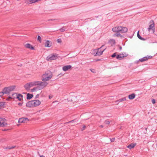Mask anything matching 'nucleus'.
Wrapping results in <instances>:
<instances>
[{"label": "nucleus", "instance_id": "nucleus-1", "mask_svg": "<svg viewBox=\"0 0 157 157\" xmlns=\"http://www.w3.org/2000/svg\"><path fill=\"white\" fill-rule=\"evenodd\" d=\"M52 77V74L50 71H48L43 74L41 76V80L48 82L49 81Z\"/></svg>", "mask_w": 157, "mask_h": 157}, {"label": "nucleus", "instance_id": "nucleus-2", "mask_svg": "<svg viewBox=\"0 0 157 157\" xmlns=\"http://www.w3.org/2000/svg\"><path fill=\"white\" fill-rule=\"evenodd\" d=\"M41 103L39 100H33L27 102L26 104V106L28 107H33L39 106Z\"/></svg>", "mask_w": 157, "mask_h": 157}, {"label": "nucleus", "instance_id": "nucleus-3", "mask_svg": "<svg viewBox=\"0 0 157 157\" xmlns=\"http://www.w3.org/2000/svg\"><path fill=\"white\" fill-rule=\"evenodd\" d=\"M36 86H38L40 89L46 87L48 84V82L45 81H36Z\"/></svg>", "mask_w": 157, "mask_h": 157}, {"label": "nucleus", "instance_id": "nucleus-4", "mask_svg": "<svg viewBox=\"0 0 157 157\" xmlns=\"http://www.w3.org/2000/svg\"><path fill=\"white\" fill-rule=\"evenodd\" d=\"M148 29L150 34L153 33L155 32V24L153 21L152 20L149 22Z\"/></svg>", "mask_w": 157, "mask_h": 157}, {"label": "nucleus", "instance_id": "nucleus-5", "mask_svg": "<svg viewBox=\"0 0 157 157\" xmlns=\"http://www.w3.org/2000/svg\"><path fill=\"white\" fill-rule=\"evenodd\" d=\"M36 86V81L31 82L25 84L24 86L25 89L28 91L30 90V88Z\"/></svg>", "mask_w": 157, "mask_h": 157}, {"label": "nucleus", "instance_id": "nucleus-6", "mask_svg": "<svg viewBox=\"0 0 157 157\" xmlns=\"http://www.w3.org/2000/svg\"><path fill=\"white\" fill-rule=\"evenodd\" d=\"M57 58L58 54L56 53H54L48 56L46 58V59L48 61H51L56 60Z\"/></svg>", "mask_w": 157, "mask_h": 157}, {"label": "nucleus", "instance_id": "nucleus-7", "mask_svg": "<svg viewBox=\"0 0 157 157\" xmlns=\"http://www.w3.org/2000/svg\"><path fill=\"white\" fill-rule=\"evenodd\" d=\"M104 46V45H102L100 48H98V49L97 50H94L95 52H96L97 51L96 54H95V56H100L102 54L103 52L106 49V48H105L104 49H103L102 50L101 49V48Z\"/></svg>", "mask_w": 157, "mask_h": 157}, {"label": "nucleus", "instance_id": "nucleus-8", "mask_svg": "<svg viewBox=\"0 0 157 157\" xmlns=\"http://www.w3.org/2000/svg\"><path fill=\"white\" fill-rule=\"evenodd\" d=\"M128 54L126 52H124L120 54L119 55H117L116 56V58L117 59L121 60L124 58L128 56Z\"/></svg>", "mask_w": 157, "mask_h": 157}, {"label": "nucleus", "instance_id": "nucleus-9", "mask_svg": "<svg viewBox=\"0 0 157 157\" xmlns=\"http://www.w3.org/2000/svg\"><path fill=\"white\" fill-rule=\"evenodd\" d=\"M7 124L5 119L0 117V126L3 127L6 126Z\"/></svg>", "mask_w": 157, "mask_h": 157}, {"label": "nucleus", "instance_id": "nucleus-10", "mask_svg": "<svg viewBox=\"0 0 157 157\" xmlns=\"http://www.w3.org/2000/svg\"><path fill=\"white\" fill-rule=\"evenodd\" d=\"M29 121V119L26 118L22 117L19 119L18 122L19 123H26Z\"/></svg>", "mask_w": 157, "mask_h": 157}, {"label": "nucleus", "instance_id": "nucleus-11", "mask_svg": "<svg viewBox=\"0 0 157 157\" xmlns=\"http://www.w3.org/2000/svg\"><path fill=\"white\" fill-rule=\"evenodd\" d=\"M72 66L71 65H68L63 66L62 68L63 71H66L71 68Z\"/></svg>", "mask_w": 157, "mask_h": 157}, {"label": "nucleus", "instance_id": "nucleus-12", "mask_svg": "<svg viewBox=\"0 0 157 157\" xmlns=\"http://www.w3.org/2000/svg\"><path fill=\"white\" fill-rule=\"evenodd\" d=\"M52 45V43L50 41L47 40L45 43V47H50Z\"/></svg>", "mask_w": 157, "mask_h": 157}, {"label": "nucleus", "instance_id": "nucleus-13", "mask_svg": "<svg viewBox=\"0 0 157 157\" xmlns=\"http://www.w3.org/2000/svg\"><path fill=\"white\" fill-rule=\"evenodd\" d=\"M121 26H119L113 28L112 29V30L115 32H119L120 30H121Z\"/></svg>", "mask_w": 157, "mask_h": 157}, {"label": "nucleus", "instance_id": "nucleus-14", "mask_svg": "<svg viewBox=\"0 0 157 157\" xmlns=\"http://www.w3.org/2000/svg\"><path fill=\"white\" fill-rule=\"evenodd\" d=\"M24 46L25 48L29 49L31 50H34V48L32 46V45L31 44L27 43L26 44H25L24 45Z\"/></svg>", "mask_w": 157, "mask_h": 157}, {"label": "nucleus", "instance_id": "nucleus-15", "mask_svg": "<svg viewBox=\"0 0 157 157\" xmlns=\"http://www.w3.org/2000/svg\"><path fill=\"white\" fill-rule=\"evenodd\" d=\"M17 93H13L9 97L7 98L8 100H9L10 98L12 99L13 100H15L16 99V97H17Z\"/></svg>", "mask_w": 157, "mask_h": 157}, {"label": "nucleus", "instance_id": "nucleus-16", "mask_svg": "<svg viewBox=\"0 0 157 157\" xmlns=\"http://www.w3.org/2000/svg\"><path fill=\"white\" fill-rule=\"evenodd\" d=\"M136 145V143H132L128 145L127 147L130 149L133 148Z\"/></svg>", "mask_w": 157, "mask_h": 157}, {"label": "nucleus", "instance_id": "nucleus-17", "mask_svg": "<svg viewBox=\"0 0 157 157\" xmlns=\"http://www.w3.org/2000/svg\"><path fill=\"white\" fill-rule=\"evenodd\" d=\"M121 30H120V32H121L122 33H125L127 32L128 31V29L126 27H123L121 26Z\"/></svg>", "mask_w": 157, "mask_h": 157}, {"label": "nucleus", "instance_id": "nucleus-18", "mask_svg": "<svg viewBox=\"0 0 157 157\" xmlns=\"http://www.w3.org/2000/svg\"><path fill=\"white\" fill-rule=\"evenodd\" d=\"M2 92L4 94H8L10 92L8 87L5 88L2 90Z\"/></svg>", "mask_w": 157, "mask_h": 157}, {"label": "nucleus", "instance_id": "nucleus-19", "mask_svg": "<svg viewBox=\"0 0 157 157\" xmlns=\"http://www.w3.org/2000/svg\"><path fill=\"white\" fill-rule=\"evenodd\" d=\"M39 90H40V89L39 88L38 86H37L34 87L33 88L31 89V92H33L37 91Z\"/></svg>", "mask_w": 157, "mask_h": 157}, {"label": "nucleus", "instance_id": "nucleus-20", "mask_svg": "<svg viewBox=\"0 0 157 157\" xmlns=\"http://www.w3.org/2000/svg\"><path fill=\"white\" fill-rule=\"evenodd\" d=\"M16 99H17L19 101H21L23 99V96L21 94H17Z\"/></svg>", "mask_w": 157, "mask_h": 157}, {"label": "nucleus", "instance_id": "nucleus-21", "mask_svg": "<svg viewBox=\"0 0 157 157\" xmlns=\"http://www.w3.org/2000/svg\"><path fill=\"white\" fill-rule=\"evenodd\" d=\"M135 97V94H132L128 95V98L129 99H133Z\"/></svg>", "mask_w": 157, "mask_h": 157}, {"label": "nucleus", "instance_id": "nucleus-22", "mask_svg": "<svg viewBox=\"0 0 157 157\" xmlns=\"http://www.w3.org/2000/svg\"><path fill=\"white\" fill-rule=\"evenodd\" d=\"M109 42L112 46L115 44V41L113 39H110L109 40Z\"/></svg>", "mask_w": 157, "mask_h": 157}, {"label": "nucleus", "instance_id": "nucleus-23", "mask_svg": "<svg viewBox=\"0 0 157 157\" xmlns=\"http://www.w3.org/2000/svg\"><path fill=\"white\" fill-rule=\"evenodd\" d=\"M147 60V57H145L139 59V61L141 62H143Z\"/></svg>", "mask_w": 157, "mask_h": 157}, {"label": "nucleus", "instance_id": "nucleus-24", "mask_svg": "<svg viewBox=\"0 0 157 157\" xmlns=\"http://www.w3.org/2000/svg\"><path fill=\"white\" fill-rule=\"evenodd\" d=\"M8 87L9 90V91L10 92V91L13 90L15 89V86H11L9 87Z\"/></svg>", "mask_w": 157, "mask_h": 157}, {"label": "nucleus", "instance_id": "nucleus-25", "mask_svg": "<svg viewBox=\"0 0 157 157\" xmlns=\"http://www.w3.org/2000/svg\"><path fill=\"white\" fill-rule=\"evenodd\" d=\"M33 97V95L32 94H30L29 93L27 94V98L28 99H31Z\"/></svg>", "mask_w": 157, "mask_h": 157}, {"label": "nucleus", "instance_id": "nucleus-26", "mask_svg": "<svg viewBox=\"0 0 157 157\" xmlns=\"http://www.w3.org/2000/svg\"><path fill=\"white\" fill-rule=\"evenodd\" d=\"M126 100V98L125 97L122 98L121 99H120L118 101L119 102H121L122 101H124Z\"/></svg>", "mask_w": 157, "mask_h": 157}, {"label": "nucleus", "instance_id": "nucleus-27", "mask_svg": "<svg viewBox=\"0 0 157 157\" xmlns=\"http://www.w3.org/2000/svg\"><path fill=\"white\" fill-rule=\"evenodd\" d=\"M137 36L138 37V38L140 39L141 40H144V39L142 38L140 36V35L139 34V31L137 33Z\"/></svg>", "mask_w": 157, "mask_h": 157}, {"label": "nucleus", "instance_id": "nucleus-28", "mask_svg": "<svg viewBox=\"0 0 157 157\" xmlns=\"http://www.w3.org/2000/svg\"><path fill=\"white\" fill-rule=\"evenodd\" d=\"M37 40L39 41L40 43L41 42V37L40 36H38L37 37Z\"/></svg>", "mask_w": 157, "mask_h": 157}, {"label": "nucleus", "instance_id": "nucleus-29", "mask_svg": "<svg viewBox=\"0 0 157 157\" xmlns=\"http://www.w3.org/2000/svg\"><path fill=\"white\" fill-rule=\"evenodd\" d=\"M114 36H116L117 37H121V34L120 33H117L114 34Z\"/></svg>", "mask_w": 157, "mask_h": 157}, {"label": "nucleus", "instance_id": "nucleus-30", "mask_svg": "<svg viewBox=\"0 0 157 157\" xmlns=\"http://www.w3.org/2000/svg\"><path fill=\"white\" fill-rule=\"evenodd\" d=\"M65 29H66L65 27H63L62 28L60 29L59 30L61 32H63L65 31Z\"/></svg>", "mask_w": 157, "mask_h": 157}, {"label": "nucleus", "instance_id": "nucleus-31", "mask_svg": "<svg viewBox=\"0 0 157 157\" xmlns=\"http://www.w3.org/2000/svg\"><path fill=\"white\" fill-rule=\"evenodd\" d=\"M15 147L14 146H12L11 147H6V149H11L13 148H14Z\"/></svg>", "mask_w": 157, "mask_h": 157}, {"label": "nucleus", "instance_id": "nucleus-32", "mask_svg": "<svg viewBox=\"0 0 157 157\" xmlns=\"http://www.w3.org/2000/svg\"><path fill=\"white\" fill-rule=\"evenodd\" d=\"M116 54V52L114 53L111 56V57L113 58L115 57L116 56H117Z\"/></svg>", "mask_w": 157, "mask_h": 157}, {"label": "nucleus", "instance_id": "nucleus-33", "mask_svg": "<svg viewBox=\"0 0 157 157\" xmlns=\"http://www.w3.org/2000/svg\"><path fill=\"white\" fill-rule=\"evenodd\" d=\"M105 124H109L110 122L109 121L106 120L105 121Z\"/></svg>", "mask_w": 157, "mask_h": 157}, {"label": "nucleus", "instance_id": "nucleus-34", "mask_svg": "<svg viewBox=\"0 0 157 157\" xmlns=\"http://www.w3.org/2000/svg\"><path fill=\"white\" fill-rule=\"evenodd\" d=\"M117 47L119 48L120 51L121 50V49H122V48L121 46H120V45H118Z\"/></svg>", "mask_w": 157, "mask_h": 157}, {"label": "nucleus", "instance_id": "nucleus-35", "mask_svg": "<svg viewBox=\"0 0 157 157\" xmlns=\"http://www.w3.org/2000/svg\"><path fill=\"white\" fill-rule=\"evenodd\" d=\"M152 103L153 104H154L155 103V99H152Z\"/></svg>", "mask_w": 157, "mask_h": 157}, {"label": "nucleus", "instance_id": "nucleus-36", "mask_svg": "<svg viewBox=\"0 0 157 157\" xmlns=\"http://www.w3.org/2000/svg\"><path fill=\"white\" fill-rule=\"evenodd\" d=\"M57 41L58 43H61V40L60 39H58L57 40Z\"/></svg>", "mask_w": 157, "mask_h": 157}, {"label": "nucleus", "instance_id": "nucleus-37", "mask_svg": "<svg viewBox=\"0 0 157 157\" xmlns=\"http://www.w3.org/2000/svg\"><path fill=\"white\" fill-rule=\"evenodd\" d=\"M22 104H23V103L22 102H21L19 103H18V105L19 106H22Z\"/></svg>", "mask_w": 157, "mask_h": 157}, {"label": "nucleus", "instance_id": "nucleus-38", "mask_svg": "<svg viewBox=\"0 0 157 157\" xmlns=\"http://www.w3.org/2000/svg\"><path fill=\"white\" fill-rule=\"evenodd\" d=\"M86 126L85 125H84L82 128V130L83 131L86 128Z\"/></svg>", "mask_w": 157, "mask_h": 157}, {"label": "nucleus", "instance_id": "nucleus-39", "mask_svg": "<svg viewBox=\"0 0 157 157\" xmlns=\"http://www.w3.org/2000/svg\"><path fill=\"white\" fill-rule=\"evenodd\" d=\"M111 142H114L115 140V138H113L111 139H110Z\"/></svg>", "mask_w": 157, "mask_h": 157}, {"label": "nucleus", "instance_id": "nucleus-40", "mask_svg": "<svg viewBox=\"0 0 157 157\" xmlns=\"http://www.w3.org/2000/svg\"><path fill=\"white\" fill-rule=\"evenodd\" d=\"M3 95V94L2 91L1 92H0V97L2 96Z\"/></svg>", "mask_w": 157, "mask_h": 157}, {"label": "nucleus", "instance_id": "nucleus-41", "mask_svg": "<svg viewBox=\"0 0 157 157\" xmlns=\"http://www.w3.org/2000/svg\"><path fill=\"white\" fill-rule=\"evenodd\" d=\"M39 155L40 157H45L43 155H40L39 154Z\"/></svg>", "mask_w": 157, "mask_h": 157}, {"label": "nucleus", "instance_id": "nucleus-42", "mask_svg": "<svg viewBox=\"0 0 157 157\" xmlns=\"http://www.w3.org/2000/svg\"><path fill=\"white\" fill-rule=\"evenodd\" d=\"M39 97V94H37V95H36V98H38Z\"/></svg>", "mask_w": 157, "mask_h": 157}, {"label": "nucleus", "instance_id": "nucleus-43", "mask_svg": "<svg viewBox=\"0 0 157 157\" xmlns=\"http://www.w3.org/2000/svg\"><path fill=\"white\" fill-rule=\"evenodd\" d=\"M152 56H148V58L151 59L152 58Z\"/></svg>", "mask_w": 157, "mask_h": 157}, {"label": "nucleus", "instance_id": "nucleus-44", "mask_svg": "<svg viewBox=\"0 0 157 157\" xmlns=\"http://www.w3.org/2000/svg\"><path fill=\"white\" fill-rule=\"evenodd\" d=\"M99 60H100V59H97L96 60V61H99Z\"/></svg>", "mask_w": 157, "mask_h": 157}, {"label": "nucleus", "instance_id": "nucleus-45", "mask_svg": "<svg viewBox=\"0 0 157 157\" xmlns=\"http://www.w3.org/2000/svg\"><path fill=\"white\" fill-rule=\"evenodd\" d=\"M100 127H101V128H103V125H100Z\"/></svg>", "mask_w": 157, "mask_h": 157}, {"label": "nucleus", "instance_id": "nucleus-46", "mask_svg": "<svg viewBox=\"0 0 157 157\" xmlns=\"http://www.w3.org/2000/svg\"><path fill=\"white\" fill-rule=\"evenodd\" d=\"M90 71H92V72H94V71H92V69H90Z\"/></svg>", "mask_w": 157, "mask_h": 157}, {"label": "nucleus", "instance_id": "nucleus-47", "mask_svg": "<svg viewBox=\"0 0 157 157\" xmlns=\"http://www.w3.org/2000/svg\"><path fill=\"white\" fill-rule=\"evenodd\" d=\"M154 145V143H153V144H152V146H151L152 147H153V145Z\"/></svg>", "mask_w": 157, "mask_h": 157}, {"label": "nucleus", "instance_id": "nucleus-48", "mask_svg": "<svg viewBox=\"0 0 157 157\" xmlns=\"http://www.w3.org/2000/svg\"><path fill=\"white\" fill-rule=\"evenodd\" d=\"M51 98H52V97H51L50 96H49V98L50 99Z\"/></svg>", "mask_w": 157, "mask_h": 157}, {"label": "nucleus", "instance_id": "nucleus-49", "mask_svg": "<svg viewBox=\"0 0 157 157\" xmlns=\"http://www.w3.org/2000/svg\"><path fill=\"white\" fill-rule=\"evenodd\" d=\"M43 111V110H40L39 111V112H42Z\"/></svg>", "mask_w": 157, "mask_h": 157}, {"label": "nucleus", "instance_id": "nucleus-50", "mask_svg": "<svg viewBox=\"0 0 157 157\" xmlns=\"http://www.w3.org/2000/svg\"><path fill=\"white\" fill-rule=\"evenodd\" d=\"M51 20L53 21V20L52 19H51Z\"/></svg>", "mask_w": 157, "mask_h": 157}]
</instances>
